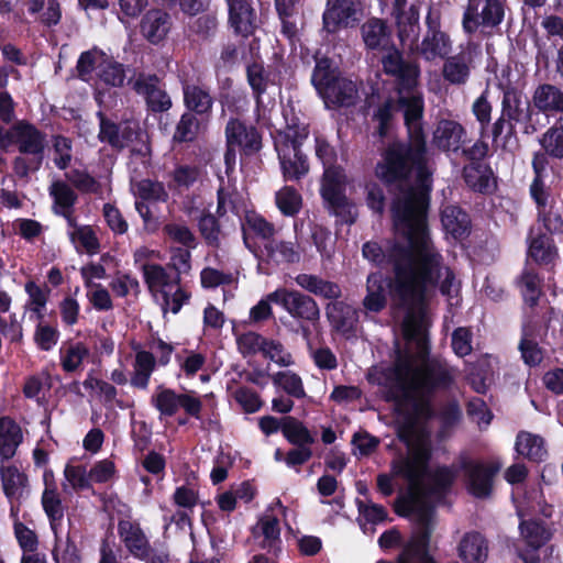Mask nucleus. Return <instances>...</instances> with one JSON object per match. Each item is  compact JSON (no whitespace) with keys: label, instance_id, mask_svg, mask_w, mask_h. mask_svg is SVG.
Listing matches in <instances>:
<instances>
[{"label":"nucleus","instance_id":"nucleus-1","mask_svg":"<svg viewBox=\"0 0 563 563\" xmlns=\"http://www.w3.org/2000/svg\"><path fill=\"white\" fill-rule=\"evenodd\" d=\"M396 107L402 112L406 140H394L380 153L374 167L375 177L395 196L390 214L396 223L410 229L411 243L391 245L390 257L409 262L413 249L426 266L434 255L430 253L426 234V214L429 212L433 189L432 170L429 167V148L423 125L424 98L413 90L407 96L398 93Z\"/></svg>","mask_w":563,"mask_h":563},{"label":"nucleus","instance_id":"nucleus-2","mask_svg":"<svg viewBox=\"0 0 563 563\" xmlns=\"http://www.w3.org/2000/svg\"><path fill=\"white\" fill-rule=\"evenodd\" d=\"M394 225L402 230L406 241L396 239H387L383 243L376 241H367L362 246V254L365 260L378 268H389L393 273L387 278L388 296L390 300L400 308L412 309L422 305L431 288L439 286L442 295H450L452 284L455 279L453 271L449 267L445 269V277L441 282L443 256L435 249L428 228V213L426 214V234L430 247V253L434 255L431 264L427 266L422 264L417 249L411 251V260L400 261L399 263L390 257L391 245L398 243L402 246H409L411 243L410 229L404 224L396 223L391 217Z\"/></svg>","mask_w":563,"mask_h":563},{"label":"nucleus","instance_id":"nucleus-3","mask_svg":"<svg viewBox=\"0 0 563 563\" xmlns=\"http://www.w3.org/2000/svg\"><path fill=\"white\" fill-rule=\"evenodd\" d=\"M415 365H390L380 372L386 388L384 399L395 405V412L401 418L397 437L407 448L405 457L393 462L396 475L406 477L411 484L417 483L426 473L432 460L433 449L427 434L419 429L435 417V410L427 398H416L409 379L416 378Z\"/></svg>","mask_w":563,"mask_h":563},{"label":"nucleus","instance_id":"nucleus-4","mask_svg":"<svg viewBox=\"0 0 563 563\" xmlns=\"http://www.w3.org/2000/svg\"><path fill=\"white\" fill-rule=\"evenodd\" d=\"M46 133L27 120H18L10 128L0 125V150L16 146L20 155L12 161V170L19 179L27 180L31 173L41 169L47 146Z\"/></svg>","mask_w":563,"mask_h":563},{"label":"nucleus","instance_id":"nucleus-5","mask_svg":"<svg viewBox=\"0 0 563 563\" xmlns=\"http://www.w3.org/2000/svg\"><path fill=\"white\" fill-rule=\"evenodd\" d=\"M316 156L328 166L320 187L325 209L343 224L355 223L357 214L354 203L346 196V175L342 168L332 166L336 161V152L324 137H316Z\"/></svg>","mask_w":563,"mask_h":563},{"label":"nucleus","instance_id":"nucleus-6","mask_svg":"<svg viewBox=\"0 0 563 563\" xmlns=\"http://www.w3.org/2000/svg\"><path fill=\"white\" fill-rule=\"evenodd\" d=\"M308 136L309 126L300 122L297 117L286 120L285 128L274 133V148L285 181H300L308 175L309 159L301 148Z\"/></svg>","mask_w":563,"mask_h":563},{"label":"nucleus","instance_id":"nucleus-7","mask_svg":"<svg viewBox=\"0 0 563 563\" xmlns=\"http://www.w3.org/2000/svg\"><path fill=\"white\" fill-rule=\"evenodd\" d=\"M401 457L405 456L401 455ZM394 461H396V459L391 462ZM429 466L430 464L421 478L417 483L411 484L406 477L396 475L393 471V463H390L391 474L380 473L376 477L377 490L384 497L391 496L395 492L393 477H401L408 482L410 490L419 493L424 497L433 498L437 501H442L451 493L456 481L457 473L453 466L449 465H439L432 471L429 470Z\"/></svg>","mask_w":563,"mask_h":563},{"label":"nucleus","instance_id":"nucleus-8","mask_svg":"<svg viewBox=\"0 0 563 563\" xmlns=\"http://www.w3.org/2000/svg\"><path fill=\"white\" fill-rule=\"evenodd\" d=\"M503 468L498 459L477 460L465 453L457 457V471L462 473L466 492L476 499H488L494 494L495 479Z\"/></svg>","mask_w":563,"mask_h":563},{"label":"nucleus","instance_id":"nucleus-9","mask_svg":"<svg viewBox=\"0 0 563 563\" xmlns=\"http://www.w3.org/2000/svg\"><path fill=\"white\" fill-rule=\"evenodd\" d=\"M151 405L158 411L159 419L174 417L180 408L190 418L200 420L202 417V400L192 390L177 393L173 388L159 385L151 397Z\"/></svg>","mask_w":563,"mask_h":563},{"label":"nucleus","instance_id":"nucleus-10","mask_svg":"<svg viewBox=\"0 0 563 563\" xmlns=\"http://www.w3.org/2000/svg\"><path fill=\"white\" fill-rule=\"evenodd\" d=\"M268 300L280 306L290 317L301 323L313 325L320 320V308L316 299L300 290L279 287L268 294Z\"/></svg>","mask_w":563,"mask_h":563},{"label":"nucleus","instance_id":"nucleus-11","mask_svg":"<svg viewBox=\"0 0 563 563\" xmlns=\"http://www.w3.org/2000/svg\"><path fill=\"white\" fill-rule=\"evenodd\" d=\"M383 71L395 78L398 93H409L416 90L421 75L420 65L416 60H406L402 52L394 47L380 59Z\"/></svg>","mask_w":563,"mask_h":563},{"label":"nucleus","instance_id":"nucleus-12","mask_svg":"<svg viewBox=\"0 0 563 563\" xmlns=\"http://www.w3.org/2000/svg\"><path fill=\"white\" fill-rule=\"evenodd\" d=\"M454 383L452 373L442 364L429 362L420 366L412 380V393L416 398H427L432 404L433 395L439 390H448Z\"/></svg>","mask_w":563,"mask_h":563},{"label":"nucleus","instance_id":"nucleus-13","mask_svg":"<svg viewBox=\"0 0 563 563\" xmlns=\"http://www.w3.org/2000/svg\"><path fill=\"white\" fill-rule=\"evenodd\" d=\"M132 90L143 97L148 112L163 113L173 107L164 80L155 73H139L132 82Z\"/></svg>","mask_w":563,"mask_h":563},{"label":"nucleus","instance_id":"nucleus-14","mask_svg":"<svg viewBox=\"0 0 563 563\" xmlns=\"http://www.w3.org/2000/svg\"><path fill=\"white\" fill-rule=\"evenodd\" d=\"M481 0H468L464 10L462 26L463 31L472 35L479 26L497 27L505 18V2L501 0H485L484 7L478 13Z\"/></svg>","mask_w":563,"mask_h":563},{"label":"nucleus","instance_id":"nucleus-15","mask_svg":"<svg viewBox=\"0 0 563 563\" xmlns=\"http://www.w3.org/2000/svg\"><path fill=\"white\" fill-rule=\"evenodd\" d=\"M361 13L360 0H327L322 13V27L328 34H336L342 29L356 26Z\"/></svg>","mask_w":563,"mask_h":563},{"label":"nucleus","instance_id":"nucleus-16","mask_svg":"<svg viewBox=\"0 0 563 563\" xmlns=\"http://www.w3.org/2000/svg\"><path fill=\"white\" fill-rule=\"evenodd\" d=\"M179 84L185 111L208 120L212 115L216 102L210 86L203 82L200 77L194 79L188 76L179 77Z\"/></svg>","mask_w":563,"mask_h":563},{"label":"nucleus","instance_id":"nucleus-17","mask_svg":"<svg viewBox=\"0 0 563 563\" xmlns=\"http://www.w3.org/2000/svg\"><path fill=\"white\" fill-rule=\"evenodd\" d=\"M225 142L234 144L240 151L241 158L257 155L263 148V134L253 124H246L239 118H230L227 122Z\"/></svg>","mask_w":563,"mask_h":563},{"label":"nucleus","instance_id":"nucleus-18","mask_svg":"<svg viewBox=\"0 0 563 563\" xmlns=\"http://www.w3.org/2000/svg\"><path fill=\"white\" fill-rule=\"evenodd\" d=\"M0 479L2 490L10 504V517L16 518L21 510V505L30 495L29 477L21 472L14 464H0Z\"/></svg>","mask_w":563,"mask_h":563},{"label":"nucleus","instance_id":"nucleus-19","mask_svg":"<svg viewBox=\"0 0 563 563\" xmlns=\"http://www.w3.org/2000/svg\"><path fill=\"white\" fill-rule=\"evenodd\" d=\"M427 32L419 46V52L427 60L437 57L444 58L451 52L450 36L441 30V14L439 11L429 10L426 16Z\"/></svg>","mask_w":563,"mask_h":563},{"label":"nucleus","instance_id":"nucleus-20","mask_svg":"<svg viewBox=\"0 0 563 563\" xmlns=\"http://www.w3.org/2000/svg\"><path fill=\"white\" fill-rule=\"evenodd\" d=\"M530 104L523 108L522 93L515 87L507 86L503 90L500 117L495 121L492 128V136L497 141L504 133L505 122H522L530 120Z\"/></svg>","mask_w":563,"mask_h":563},{"label":"nucleus","instance_id":"nucleus-21","mask_svg":"<svg viewBox=\"0 0 563 563\" xmlns=\"http://www.w3.org/2000/svg\"><path fill=\"white\" fill-rule=\"evenodd\" d=\"M527 258L541 267H552L559 258V249L553 236L531 228L527 236Z\"/></svg>","mask_w":563,"mask_h":563},{"label":"nucleus","instance_id":"nucleus-22","mask_svg":"<svg viewBox=\"0 0 563 563\" xmlns=\"http://www.w3.org/2000/svg\"><path fill=\"white\" fill-rule=\"evenodd\" d=\"M48 192L53 199V213L64 218L69 228L77 230L80 225H78L75 217V205L78 201L76 191L67 183L56 180L49 186Z\"/></svg>","mask_w":563,"mask_h":563},{"label":"nucleus","instance_id":"nucleus-23","mask_svg":"<svg viewBox=\"0 0 563 563\" xmlns=\"http://www.w3.org/2000/svg\"><path fill=\"white\" fill-rule=\"evenodd\" d=\"M172 15L161 8H152L147 10L140 21V32L152 45H158L165 41L172 30Z\"/></svg>","mask_w":563,"mask_h":563},{"label":"nucleus","instance_id":"nucleus-24","mask_svg":"<svg viewBox=\"0 0 563 563\" xmlns=\"http://www.w3.org/2000/svg\"><path fill=\"white\" fill-rule=\"evenodd\" d=\"M228 4V22L235 34L249 37L257 29V14L252 0H230Z\"/></svg>","mask_w":563,"mask_h":563},{"label":"nucleus","instance_id":"nucleus-25","mask_svg":"<svg viewBox=\"0 0 563 563\" xmlns=\"http://www.w3.org/2000/svg\"><path fill=\"white\" fill-rule=\"evenodd\" d=\"M118 533L126 550L139 560H147L152 553L151 543L137 521L120 520Z\"/></svg>","mask_w":563,"mask_h":563},{"label":"nucleus","instance_id":"nucleus-26","mask_svg":"<svg viewBox=\"0 0 563 563\" xmlns=\"http://www.w3.org/2000/svg\"><path fill=\"white\" fill-rule=\"evenodd\" d=\"M325 313L334 331L346 338L355 333L358 312L353 306L343 300L328 302L325 305Z\"/></svg>","mask_w":563,"mask_h":563},{"label":"nucleus","instance_id":"nucleus-27","mask_svg":"<svg viewBox=\"0 0 563 563\" xmlns=\"http://www.w3.org/2000/svg\"><path fill=\"white\" fill-rule=\"evenodd\" d=\"M361 34L367 49L388 53L396 47L387 22L371 18L361 26Z\"/></svg>","mask_w":563,"mask_h":563},{"label":"nucleus","instance_id":"nucleus-28","mask_svg":"<svg viewBox=\"0 0 563 563\" xmlns=\"http://www.w3.org/2000/svg\"><path fill=\"white\" fill-rule=\"evenodd\" d=\"M466 130L457 121L441 119L433 132L432 142L443 152H457L465 143Z\"/></svg>","mask_w":563,"mask_h":563},{"label":"nucleus","instance_id":"nucleus-29","mask_svg":"<svg viewBox=\"0 0 563 563\" xmlns=\"http://www.w3.org/2000/svg\"><path fill=\"white\" fill-rule=\"evenodd\" d=\"M327 108H350L356 103L357 87L351 79L341 76L327 90L318 92Z\"/></svg>","mask_w":563,"mask_h":563},{"label":"nucleus","instance_id":"nucleus-30","mask_svg":"<svg viewBox=\"0 0 563 563\" xmlns=\"http://www.w3.org/2000/svg\"><path fill=\"white\" fill-rule=\"evenodd\" d=\"M441 223L445 233L455 241L466 240L472 231L470 214L456 205H448L441 210Z\"/></svg>","mask_w":563,"mask_h":563},{"label":"nucleus","instance_id":"nucleus-31","mask_svg":"<svg viewBox=\"0 0 563 563\" xmlns=\"http://www.w3.org/2000/svg\"><path fill=\"white\" fill-rule=\"evenodd\" d=\"M296 284L309 294L335 302L342 297L341 286L319 275L301 273L295 277Z\"/></svg>","mask_w":563,"mask_h":563},{"label":"nucleus","instance_id":"nucleus-32","mask_svg":"<svg viewBox=\"0 0 563 563\" xmlns=\"http://www.w3.org/2000/svg\"><path fill=\"white\" fill-rule=\"evenodd\" d=\"M144 282L148 290L153 294L162 296V307L165 311L169 307V289L172 288V277L165 267L156 263H144L141 266Z\"/></svg>","mask_w":563,"mask_h":563},{"label":"nucleus","instance_id":"nucleus-33","mask_svg":"<svg viewBox=\"0 0 563 563\" xmlns=\"http://www.w3.org/2000/svg\"><path fill=\"white\" fill-rule=\"evenodd\" d=\"M22 442L21 426L10 416L0 417V462L13 459Z\"/></svg>","mask_w":563,"mask_h":563},{"label":"nucleus","instance_id":"nucleus-34","mask_svg":"<svg viewBox=\"0 0 563 563\" xmlns=\"http://www.w3.org/2000/svg\"><path fill=\"white\" fill-rule=\"evenodd\" d=\"M494 173L489 164L468 163L463 167L462 177L466 186L474 192L490 195L496 185L492 184Z\"/></svg>","mask_w":563,"mask_h":563},{"label":"nucleus","instance_id":"nucleus-35","mask_svg":"<svg viewBox=\"0 0 563 563\" xmlns=\"http://www.w3.org/2000/svg\"><path fill=\"white\" fill-rule=\"evenodd\" d=\"M457 555L464 563H483L488 556V541L478 531L465 532L457 545Z\"/></svg>","mask_w":563,"mask_h":563},{"label":"nucleus","instance_id":"nucleus-36","mask_svg":"<svg viewBox=\"0 0 563 563\" xmlns=\"http://www.w3.org/2000/svg\"><path fill=\"white\" fill-rule=\"evenodd\" d=\"M390 273L386 278L379 272L371 273L366 279L367 294L363 299V306L372 312H380L387 305L386 288L387 278L393 275L389 268H385Z\"/></svg>","mask_w":563,"mask_h":563},{"label":"nucleus","instance_id":"nucleus-37","mask_svg":"<svg viewBox=\"0 0 563 563\" xmlns=\"http://www.w3.org/2000/svg\"><path fill=\"white\" fill-rule=\"evenodd\" d=\"M139 344L132 346L135 351V360L130 384L136 389L146 390L150 385L151 376L156 369V357L150 351L139 350Z\"/></svg>","mask_w":563,"mask_h":563},{"label":"nucleus","instance_id":"nucleus-38","mask_svg":"<svg viewBox=\"0 0 563 563\" xmlns=\"http://www.w3.org/2000/svg\"><path fill=\"white\" fill-rule=\"evenodd\" d=\"M246 81L252 90V96L257 107L263 104V95L266 93L271 85H275V79L262 62L253 60L245 67Z\"/></svg>","mask_w":563,"mask_h":563},{"label":"nucleus","instance_id":"nucleus-39","mask_svg":"<svg viewBox=\"0 0 563 563\" xmlns=\"http://www.w3.org/2000/svg\"><path fill=\"white\" fill-rule=\"evenodd\" d=\"M532 102L541 113H563V90L553 84H541L532 95Z\"/></svg>","mask_w":563,"mask_h":563},{"label":"nucleus","instance_id":"nucleus-40","mask_svg":"<svg viewBox=\"0 0 563 563\" xmlns=\"http://www.w3.org/2000/svg\"><path fill=\"white\" fill-rule=\"evenodd\" d=\"M101 60L97 66V78L106 87L121 88L126 78L125 66L108 56L103 51L99 52Z\"/></svg>","mask_w":563,"mask_h":563},{"label":"nucleus","instance_id":"nucleus-41","mask_svg":"<svg viewBox=\"0 0 563 563\" xmlns=\"http://www.w3.org/2000/svg\"><path fill=\"white\" fill-rule=\"evenodd\" d=\"M314 62L316 64L311 74V85L318 93L321 92V90H327V88L342 75L336 63L328 56H316Z\"/></svg>","mask_w":563,"mask_h":563},{"label":"nucleus","instance_id":"nucleus-42","mask_svg":"<svg viewBox=\"0 0 563 563\" xmlns=\"http://www.w3.org/2000/svg\"><path fill=\"white\" fill-rule=\"evenodd\" d=\"M516 451L527 460L536 463L544 461L548 455L544 439L528 431H520L517 434Z\"/></svg>","mask_w":563,"mask_h":563},{"label":"nucleus","instance_id":"nucleus-43","mask_svg":"<svg viewBox=\"0 0 563 563\" xmlns=\"http://www.w3.org/2000/svg\"><path fill=\"white\" fill-rule=\"evenodd\" d=\"M517 286L527 306L534 308L542 295V278L533 267H525L518 277Z\"/></svg>","mask_w":563,"mask_h":563},{"label":"nucleus","instance_id":"nucleus-44","mask_svg":"<svg viewBox=\"0 0 563 563\" xmlns=\"http://www.w3.org/2000/svg\"><path fill=\"white\" fill-rule=\"evenodd\" d=\"M519 530L528 548L541 549L552 537L547 523L541 519L521 520Z\"/></svg>","mask_w":563,"mask_h":563},{"label":"nucleus","instance_id":"nucleus-45","mask_svg":"<svg viewBox=\"0 0 563 563\" xmlns=\"http://www.w3.org/2000/svg\"><path fill=\"white\" fill-rule=\"evenodd\" d=\"M249 232H252L255 236L267 243L274 240L273 238L276 230L274 224L267 221L263 216L256 212H250L245 214L244 222L242 223L243 241L245 246L250 249Z\"/></svg>","mask_w":563,"mask_h":563},{"label":"nucleus","instance_id":"nucleus-46","mask_svg":"<svg viewBox=\"0 0 563 563\" xmlns=\"http://www.w3.org/2000/svg\"><path fill=\"white\" fill-rule=\"evenodd\" d=\"M283 437L294 446H311L316 442L307 426L292 416H284Z\"/></svg>","mask_w":563,"mask_h":563},{"label":"nucleus","instance_id":"nucleus-47","mask_svg":"<svg viewBox=\"0 0 563 563\" xmlns=\"http://www.w3.org/2000/svg\"><path fill=\"white\" fill-rule=\"evenodd\" d=\"M202 120L195 113L185 111L176 123L172 141L174 144L194 143L200 133Z\"/></svg>","mask_w":563,"mask_h":563},{"label":"nucleus","instance_id":"nucleus-48","mask_svg":"<svg viewBox=\"0 0 563 563\" xmlns=\"http://www.w3.org/2000/svg\"><path fill=\"white\" fill-rule=\"evenodd\" d=\"M197 228L207 246L220 247L222 227L218 217L208 210H202L197 218Z\"/></svg>","mask_w":563,"mask_h":563},{"label":"nucleus","instance_id":"nucleus-49","mask_svg":"<svg viewBox=\"0 0 563 563\" xmlns=\"http://www.w3.org/2000/svg\"><path fill=\"white\" fill-rule=\"evenodd\" d=\"M90 354L84 342L69 343L59 350L60 366L65 373H75L81 368L84 360Z\"/></svg>","mask_w":563,"mask_h":563},{"label":"nucleus","instance_id":"nucleus-50","mask_svg":"<svg viewBox=\"0 0 563 563\" xmlns=\"http://www.w3.org/2000/svg\"><path fill=\"white\" fill-rule=\"evenodd\" d=\"M264 251L267 261L274 263H288L295 264L300 261V253L295 244L289 241H275L272 240L264 245Z\"/></svg>","mask_w":563,"mask_h":563},{"label":"nucleus","instance_id":"nucleus-51","mask_svg":"<svg viewBox=\"0 0 563 563\" xmlns=\"http://www.w3.org/2000/svg\"><path fill=\"white\" fill-rule=\"evenodd\" d=\"M41 503L51 528L56 533L57 526L64 518V506L55 485L45 487Z\"/></svg>","mask_w":563,"mask_h":563},{"label":"nucleus","instance_id":"nucleus-52","mask_svg":"<svg viewBox=\"0 0 563 563\" xmlns=\"http://www.w3.org/2000/svg\"><path fill=\"white\" fill-rule=\"evenodd\" d=\"M470 73L468 58L465 53L448 57L443 65V77L453 85L465 84Z\"/></svg>","mask_w":563,"mask_h":563},{"label":"nucleus","instance_id":"nucleus-53","mask_svg":"<svg viewBox=\"0 0 563 563\" xmlns=\"http://www.w3.org/2000/svg\"><path fill=\"white\" fill-rule=\"evenodd\" d=\"M563 119L560 118L539 137L542 150L551 154L552 159L563 161Z\"/></svg>","mask_w":563,"mask_h":563},{"label":"nucleus","instance_id":"nucleus-54","mask_svg":"<svg viewBox=\"0 0 563 563\" xmlns=\"http://www.w3.org/2000/svg\"><path fill=\"white\" fill-rule=\"evenodd\" d=\"M52 558L55 563H82L80 549L69 533L65 541L56 538V544L52 550Z\"/></svg>","mask_w":563,"mask_h":563},{"label":"nucleus","instance_id":"nucleus-55","mask_svg":"<svg viewBox=\"0 0 563 563\" xmlns=\"http://www.w3.org/2000/svg\"><path fill=\"white\" fill-rule=\"evenodd\" d=\"M276 205L283 216L295 217L301 209L302 198L294 187L285 186L276 194Z\"/></svg>","mask_w":563,"mask_h":563},{"label":"nucleus","instance_id":"nucleus-56","mask_svg":"<svg viewBox=\"0 0 563 563\" xmlns=\"http://www.w3.org/2000/svg\"><path fill=\"white\" fill-rule=\"evenodd\" d=\"M99 119L98 140L108 144L111 148L121 152L122 144L119 141V123L109 119L102 111L97 112Z\"/></svg>","mask_w":563,"mask_h":563},{"label":"nucleus","instance_id":"nucleus-57","mask_svg":"<svg viewBox=\"0 0 563 563\" xmlns=\"http://www.w3.org/2000/svg\"><path fill=\"white\" fill-rule=\"evenodd\" d=\"M273 383L280 386L290 397L301 399L306 397V390L301 377L294 372H278L273 376Z\"/></svg>","mask_w":563,"mask_h":563},{"label":"nucleus","instance_id":"nucleus-58","mask_svg":"<svg viewBox=\"0 0 563 563\" xmlns=\"http://www.w3.org/2000/svg\"><path fill=\"white\" fill-rule=\"evenodd\" d=\"M66 178L81 194L99 195L102 192L101 184L85 169L74 168L66 174Z\"/></svg>","mask_w":563,"mask_h":563},{"label":"nucleus","instance_id":"nucleus-59","mask_svg":"<svg viewBox=\"0 0 563 563\" xmlns=\"http://www.w3.org/2000/svg\"><path fill=\"white\" fill-rule=\"evenodd\" d=\"M53 150L55 153L54 164L60 169L65 170L69 167L73 159V140L63 134L53 135Z\"/></svg>","mask_w":563,"mask_h":563},{"label":"nucleus","instance_id":"nucleus-60","mask_svg":"<svg viewBox=\"0 0 563 563\" xmlns=\"http://www.w3.org/2000/svg\"><path fill=\"white\" fill-rule=\"evenodd\" d=\"M365 202L367 208L376 216L382 217L386 209V196L380 184L368 181L365 184Z\"/></svg>","mask_w":563,"mask_h":563},{"label":"nucleus","instance_id":"nucleus-61","mask_svg":"<svg viewBox=\"0 0 563 563\" xmlns=\"http://www.w3.org/2000/svg\"><path fill=\"white\" fill-rule=\"evenodd\" d=\"M267 338L263 336L262 334L253 331H249L245 333H242L238 339V347L241 354L246 356H252L257 353H262L265 351V343Z\"/></svg>","mask_w":563,"mask_h":563},{"label":"nucleus","instance_id":"nucleus-62","mask_svg":"<svg viewBox=\"0 0 563 563\" xmlns=\"http://www.w3.org/2000/svg\"><path fill=\"white\" fill-rule=\"evenodd\" d=\"M393 110L394 102L391 99H387L385 102L378 106V108L373 113V120L378 123L375 134L379 139L387 137L390 132L391 122L394 119Z\"/></svg>","mask_w":563,"mask_h":563},{"label":"nucleus","instance_id":"nucleus-63","mask_svg":"<svg viewBox=\"0 0 563 563\" xmlns=\"http://www.w3.org/2000/svg\"><path fill=\"white\" fill-rule=\"evenodd\" d=\"M14 519V536L20 548L24 553H33L37 551L38 538L34 530L30 529L23 522L19 521V516Z\"/></svg>","mask_w":563,"mask_h":563},{"label":"nucleus","instance_id":"nucleus-64","mask_svg":"<svg viewBox=\"0 0 563 563\" xmlns=\"http://www.w3.org/2000/svg\"><path fill=\"white\" fill-rule=\"evenodd\" d=\"M136 188L139 197L144 201L165 202L168 199V194L159 181L142 179L137 183Z\"/></svg>","mask_w":563,"mask_h":563}]
</instances>
